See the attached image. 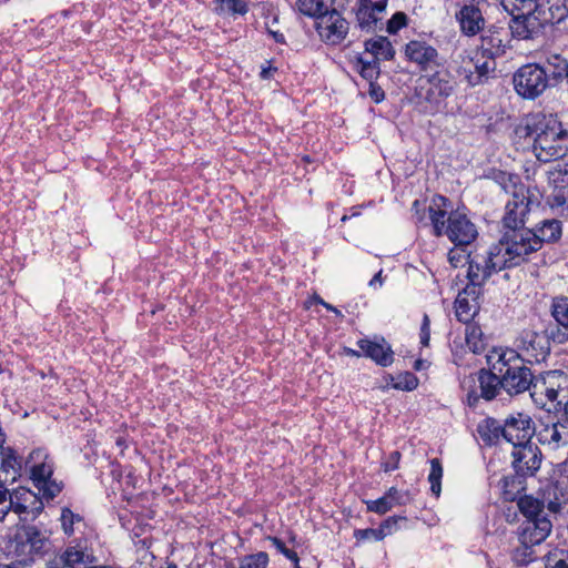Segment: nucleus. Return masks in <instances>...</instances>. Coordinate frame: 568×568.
I'll list each match as a JSON object with an SVG mask.
<instances>
[{"label": "nucleus", "instance_id": "18", "mask_svg": "<svg viewBox=\"0 0 568 568\" xmlns=\"http://www.w3.org/2000/svg\"><path fill=\"white\" fill-rule=\"evenodd\" d=\"M537 495L551 519L562 514L568 505V491L559 481H548L537 491Z\"/></svg>", "mask_w": 568, "mask_h": 568}, {"label": "nucleus", "instance_id": "26", "mask_svg": "<svg viewBox=\"0 0 568 568\" xmlns=\"http://www.w3.org/2000/svg\"><path fill=\"white\" fill-rule=\"evenodd\" d=\"M505 32L501 30H487L480 37V45L477 52L483 58L495 60L506 53Z\"/></svg>", "mask_w": 568, "mask_h": 568}, {"label": "nucleus", "instance_id": "9", "mask_svg": "<svg viewBox=\"0 0 568 568\" xmlns=\"http://www.w3.org/2000/svg\"><path fill=\"white\" fill-rule=\"evenodd\" d=\"M467 277L469 280L468 284L480 286V288H483V285L493 274L498 273L507 267L505 256L496 248L495 245L489 247L484 253H467Z\"/></svg>", "mask_w": 568, "mask_h": 568}, {"label": "nucleus", "instance_id": "57", "mask_svg": "<svg viewBox=\"0 0 568 568\" xmlns=\"http://www.w3.org/2000/svg\"><path fill=\"white\" fill-rule=\"evenodd\" d=\"M45 568H69L64 552H59L45 562Z\"/></svg>", "mask_w": 568, "mask_h": 568}, {"label": "nucleus", "instance_id": "4", "mask_svg": "<svg viewBox=\"0 0 568 568\" xmlns=\"http://www.w3.org/2000/svg\"><path fill=\"white\" fill-rule=\"evenodd\" d=\"M517 507L526 520L519 527L520 538L526 542H542L552 530V519L546 511L539 496L524 494L517 499Z\"/></svg>", "mask_w": 568, "mask_h": 568}, {"label": "nucleus", "instance_id": "12", "mask_svg": "<svg viewBox=\"0 0 568 568\" xmlns=\"http://www.w3.org/2000/svg\"><path fill=\"white\" fill-rule=\"evenodd\" d=\"M504 439L517 447L526 445L531 442L536 433V427L532 418L523 412H515L509 414L504 420Z\"/></svg>", "mask_w": 568, "mask_h": 568}, {"label": "nucleus", "instance_id": "41", "mask_svg": "<svg viewBox=\"0 0 568 568\" xmlns=\"http://www.w3.org/2000/svg\"><path fill=\"white\" fill-rule=\"evenodd\" d=\"M535 233L541 245L544 242H555L561 235V223L556 219L545 220Z\"/></svg>", "mask_w": 568, "mask_h": 568}, {"label": "nucleus", "instance_id": "53", "mask_svg": "<svg viewBox=\"0 0 568 568\" xmlns=\"http://www.w3.org/2000/svg\"><path fill=\"white\" fill-rule=\"evenodd\" d=\"M400 519H405V518L393 516V517H388L386 520H384L382 523V525L379 526V528L377 529L378 530L377 540H381L386 535L390 534L393 528L396 527L398 520H400Z\"/></svg>", "mask_w": 568, "mask_h": 568}, {"label": "nucleus", "instance_id": "33", "mask_svg": "<svg viewBox=\"0 0 568 568\" xmlns=\"http://www.w3.org/2000/svg\"><path fill=\"white\" fill-rule=\"evenodd\" d=\"M385 10H377L375 3H371L367 0H361L359 6L356 10L357 26L362 30L373 31L378 28L383 19Z\"/></svg>", "mask_w": 568, "mask_h": 568}, {"label": "nucleus", "instance_id": "25", "mask_svg": "<svg viewBox=\"0 0 568 568\" xmlns=\"http://www.w3.org/2000/svg\"><path fill=\"white\" fill-rule=\"evenodd\" d=\"M298 10L305 14L318 18L333 14L336 11H344L346 0H297Z\"/></svg>", "mask_w": 568, "mask_h": 568}, {"label": "nucleus", "instance_id": "28", "mask_svg": "<svg viewBox=\"0 0 568 568\" xmlns=\"http://www.w3.org/2000/svg\"><path fill=\"white\" fill-rule=\"evenodd\" d=\"M456 19L460 24L463 33L475 36L483 30L485 19L479 8L474 4L464 6L457 13Z\"/></svg>", "mask_w": 568, "mask_h": 568}, {"label": "nucleus", "instance_id": "23", "mask_svg": "<svg viewBox=\"0 0 568 568\" xmlns=\"http://www.w3.org/2000/svg\"><path fill=\"white\" fill-rule=\"evenodd\" d=\"M474 70L464 68L465 80L470 87L484 84L496 71V62L490 58H483L478 52L470 58Z\"/></svg>", "mask_w": 568, "mask_h": 568}, {"label": "nucleus", "instance_id": "34", "mask_svg": "<svg viewBox=\"0 0 568 568\" xmlns=\"http://www.w3.org/2000/svg\"><path fill=\"white\" fill-rule=\"evenodd\" d=\"M477 433L486 446H494L504 439V424L494 417H486L477 425Z\"/></svg>", "mask_w": 568, "mask_h": 568}, {"label": "nucleus", "instance_id": "59", "mask_svg": "<svg viewBox=\"0 0 568 568\" xmlns=\"http://www.w3.org/2000/svg\"><path fill=\"white\" fill-rule=\"evenodd\" d=\"M369 95L375 102H381L385 98V93L379 85L374 84V82H369Z\"/></svg>", "mask_w": 568, "mask_h": 568}, {"label": "nucleus", "instance_id": "61", "mask_svg": "<svg viewBox=\"0 0 568 568\" xmlns=\"http://www.w3.org/2000/svg\"><path fill=\"white\" fill-rule=\"evenodd\" d=\"M419 205H420V202L418 200H415L414 203H413L412 209L415 212V215L417 217V222H419V223L424 222V224L427 225V222L425 221L424 214L419 215Z\"/></svg>", "mask_w": 568, "mask_h": 568}, {"label": "nucleus", "instance_id": "27", "mask_svg": "<svg viewBox=\"0 0 568 568\" xmlns=\"http://www.w3.org/2000/svg\"><path fill=\"white\" fill-rule=\"evenodd\" d=\"M0 483H14L21 475V458L11 447H1Z\"/></svg>", "mask_w": 568, "mask_h": 568}, {"label": "nucleus", "instance_id": "45", "mask_svg": "<svg viewBox=\"0 0 568 568\" xmlns=\"http://www.w3.org/2000/svg\"><path fill=\"white\" fill-rule=\"evenodd\" d=\"M430 471L428 481L430 484L432 494L438 498L442 491L443 466L438 458L430 459Z\"/></svg>", "mask_w": 568, "mask_h": 568}, {"label": "nucleus", "instance_id": "40", "mask_svg": "<svg viewBox=\"0 0 568 568\" xmlns=\"http://www.w3.org/2000/svg\"><path fill=\"white\" fill-rule=\"evenodd\" d=\"M547 204L554 213L568 217V186L554 190L547 197Z\"/></svg>", "mask_w": 568, "mask_h": 568}, {"label": "nucleus", "instance_id": "39", "mask_svg": "<svg viewBox=\"0 0 568 568\" xmlns=\"http://www.w3.org/2000/svg\"><path fill=\"white\" fill-rule=\"evenodd\" d=\"M465 324V341L468 349L474 354H481L486 348V341L480 326L469 322Z\"/></svg>", "mask_w": 568, "mask_h": 568}, {"label": "nucleus", "instance_id": "56", "mask_svg": "<svg viewBox=\"0 0 568 568\" xmlns=\"http://www.w3.org/2000/svg\"><path fill=\"white\" fill-rule=\"evenodd\" d=\"M419 337H420V344L423 346H428L429 345V339H430V320H429V316L427 314H424V316H423V323H422V326H420Z\"/></svg>", "mask_w": 568, "mask_h": 568}, {"label": "nucleus", "instance_id": "58", "mask_svg": "<svg viewBox=\"0 0 568 568\" xmlns=\"http://www.w3.org/2000/svg\"><path fill=\"white\" fill-rule=\"evenodd\" d=\"M399 459H400V453L398 450H395V452L390 453V455L388 456L387 460H385L382 464V467H383L384 471L388 473L390 470L397 469L398 468V464H399Z\"/></svg>", "mask_w": 568, "mask_h": 568}, {"label": "nucleus", "instance_id": "62", "mask_svg": "<svg viewBox=\"0 0 568 568\" xmlns=\"http://www.w3.org/2000/svg\"><path fill=\"white\" fill-rule=\"evenodd\" d=\"M377 284L379 286H382L383 284L382 270L377 274H375L374 277L368 283L371 287H376Z\"/></svg>", "mask_w": 568, "mask_h": 568}, {"label": "nucleus", "instance_id": "7", "mask_svg": "<svg viewBox=\"0 0 568 568\" xmlns=\"http://www.w3.org/2000/svg\"><path fill=\"white\" fill-rule=\"evenodd\" d=\"M27 464L30 467L31 479L34 487L47 503L55 498L62 491L63 483L52 478L54 464L45 449L38 448L32 450L28 457Z\"/></svg>", "mask_w": 568, "mask_h": 568}, {"label": "nucleus", "instance_id": "10", "mask_svg": "<svg viewBox=\"0 0 568 568\" xmlns=\"http://www.w3.org/2000/svg\"><path fill=\"white\" fill-rule=\"evenodd\" d=\"M503 7L511 14L509 29L520 40L537 38V30L531 29L530 19L537 18L539 0H503Z\"/></svg>", "mask_w": 568, "mask_h": 568}, {"label": "nucleus", "instance_id": "51", "mask_svg": "<svg viewBox=\"0 0 568 568\" xmlns=\"http://www.w3.org/2000/svg\"><path fill=\"white\" fill-rule=\"evenodd\" d=\"M10 510L13 511L12 494L0 485V521L4 519Z\"/></svg>", "mask_w": 568, "mask_h": 568}, {"label": "nucleus", "instance_id": "32", "mask_svg": "<svg viewBox=\"0 0 568 568\" xmlns=\"http://www.w3.org/2000/svg\"><path fill=\"white\" fill-rule=\"evenodd\" d=\"M429 90L426 99L429 101H438V99H446L453 94L455 90V82L448 72H436L429 79Z\"/></svg>", "mask_w": 568, "mask_h": 568}, {"label": "nucleus", "instance_id": "50", "mask_svg": "<svg viewBox=\"0 0 568 568\" xmlns=\"http://www.w3.org/2000/svg\"><path fill=\"white\" fill-rule=\"evenodd\" d=\"M60 520L63 532L71 536L74 531L73 525L81 521L82 518L80 515L74 514L71 509L64 507L62 508Z\"/></svg>", "mask_w": 568, "mask_h": 568}, {"label": "nucleus", "instance_id": "2", "mask_svg": "<svg viewBox=\"0 0 568 568\" xmlns=\"http://www.w3.org/2000/svg\"><path fill=\"white\" fill-rule=\"evenodd\" d=\"M449 200L443 195H434L427 207L433 234L437 237L447 236L458 247L470 245L478 236L476 225L467 214L457 209L448 212Z\"/></svg>", "mask_w": 568, "mask_h": 568}, {"label": "nucleus", "instance_id": "16", "mask_svg": "<svg viewBox=\"0 0 568 568\" xmlns=\"http://www.w3.org/2000/svg\"><path fill=\"white\" fill-rule=\"evenodd\" d=\"M315 28L321 39L327 44H339L349 31V23L343 17V11H336L333 14H326L318 18Z\"/></svg>", "mask_w": 568, "mask_h": 568}, {"label": "nucleus", "instance_id": "19", "mask_svg": "<svg viewBox=\"0 0 568 568\" xmlns=\"http://www.w3.org/2000/svg\"><path fill=\"white\" fill-rule=\"evenodd\" d=\"M16 540L26 555H43L49 550V538L36 526H24L17 534Z\"/></svg>", "mask_w": 568, "mask_h": 568}, {"label": "nucleus", "instance_id": "38", "mask_svg": "<svg viewBox=\"0 0 568 568\" xmlns=\"http://www.w3.org/2000/svg\"><path fill=\"white\" fill-rule=\"evenodd\" d=\"M526 478L527 476H519V474H514L509 476H504L501 479V488L504 498L509 501H514L518 499L521 491L526 490Z\"/></svg>", "mask_w": 568, "mask_h": 568}, {"label": "nucleus", "instance_id": "14", "mask_svg": "<svg viewBox=\"0 0 568 568\" xmlns=\"http://www.w3.org/2000/svg\"><path fill=\"white\" fill-rule=\"evenodd\" d=\"M568 17V0H539L537 18L530 19L531 29L537 30V38L547 26L560 23Z\"/></svg>", "mask_w": 568, "mask_h": 568}, {"label": "nucleus", "instance_id": "42", "mask_svg": "<svg viewBox=\"0 0 568 568\" xmlns=\"http://www.w3.org/2000/svg\"><path fill=\"white\" fill-rule=\"evenodd\" d=\"M518 540L520 546L513 551V560L519 565L525 566L535 559L534 546L540 542H526L520 538V529L518 530Z\"/></svg>", "mask_w": 568, "mask_h": 568}, {"label": "nucleus", "instance_id": "49", "mask_svg": "<svg viewBox=\"0 0 568 568\" xmlns=\"http://www.w3.org/2000/svg\"><path fill=\"white\" fill-rule=\"evenodd\" d=\"M267 565L268 555L264 551H260L241 558L239 568H266Z\"/></svg>", "mask_w": 568, "mask_h": 568}, {"label": "nucleus", "instance_id": "3", "mask_svg": "<svg viewBox=\"0 0 568 568\" xmlns=\"http://www.w3.org/2000/svg\"><path fill=\"white\" fill-rule=\"evenodd\" d=\"M526 136L532 141V152L540 162H550L566 154L568 134L552 115L535 114L525 125Z\"/></svg>", "mask_w": 568, "mask_h": 568}, {"label": "nucleus", "instance_id": "24", "mask_svg": "<svg viewBox=\"0 0 568 568\" xmlns=\"http://www.w3.org/2000/svg\"><path fill=\"white\" fill-rule=\"evenodd\" d=\"M413 497L408 490H398L390 487L383 497L376 500H367L366 507L368 511L383 515L395 506H404L409 504Z\"/></svg>", "mask_w": 568, "mask_h": 568}, {"label": "nucleus", "instance_id": "37", "mask_svg": "<svg viewBox=\"0 0 568 568\" xmlns=\"http://www.w3.org/2000/svg\"><path fill=\"white\" fill-rule=\"evenodd\" d=\"M365 50L377 61L390 60L395 54V50L386 37H377L375 39L366 40Z\"/></svg>", "mask_w": 568, "mask_h": 568}, {"label": "nucleus", "instance_id": "21", "mask_svg": "<svg viewBox=\"0 0 568 568\" xmlns=\"http://www.w3.org/2000/svg\"><path fill=\"white\" fill-rule=\"evenodd\" d=\"M357 346L366 357L383 367L389 366L394 361V352L384 337L362 338L357 342Z\"/></svg>", "mask_w": 568, "mask_h": 568}, {"label": "nucleus", "instance_id": "22", "mask_svg": "<svg viewBox=\"0 0 568 568\" xmlns=\"http://www.w3.org/2000/svg\"><path fill=\"white\" fill-rule=\"evenodd\" d=\"M535 434L538 442L550 449L568 445V423L566 422L542 424Z\"/></svg>", "mask_w": 568, "mask_h": 568}, {"label": "nucleus", "instance_id": "48", "mask_svg": "<svg viewBox=\"0 0 568 568\" xmlns=\"http://www.w3.org/2000/svg\"><path fill=\"white\" fill-rule=\"evenodd\" d=\"M393 387L400 390H414L418 386V378L410 372H404L392 378Z\"/></svg>", "mask_w": 568, "mask_h": 568}, {"label": "nucleus", "instance_id": "30", "mask_svg": "<svg viewBox=\"0 0 568 568\" xmlns=\"http://www.w3.org/2000/svg\"><path fill=\"white\" fill-rule=\"evenodd\" d=\"M541 67L548 73L550 87L558 85L568 78V59L559 53H549L541 63Z\"/></svg>", "mask_w": 568, "mask_h": 568}, {"label": "nucleus", "instance_id": "29", "mask_svg": "<svg viewBox=\"0 0 568 568\" xmlns=\"http://www.w3.org/2000/svg\"><path fill=\"white\" fill-rule=\"evenodd\" d=\"M63 552L69 568H88L97 560L85 541L70 542Z\"/></svg>", "mask_w": 568, "mask_h": 568}, {"label": "nucleus", "instance_id": "36", "mask_svg": "<svg viewBox=\"0 0 568 568\" xmlns=\"http://www.w3.org/2000/svg\"><path fill=\"white\" fill-rule=\"evenodd\" d=\"M523 348L539 362L540 357L544 359L549 352L547 337L536 332H525L521 337Z\"/></svg>", "mask_w": 568, "mask_h": 568}, {"label": "nucleus", "instance_id": "5", "mask_svg": "<svg viewBox=\"0 0 568 568\" xmlns=\"http://www.w3.org/2000/svg\"><path fill=\"white\" fill-rule=\"evenodd\" d=\"M495 246L505 256L507 267L528 261L531 254L541 248L535 231L526 227L506 230Z\"/></svg>", "mask_w": 568, "mask_h": 568}, {"label": "nucleus", "instance_id": "17", "mask_svg": "<svg viewBox=\"0 0 568 568\" xmlns=\"http://www.w3.org/2000/svg\"><path fill=\"white\" fill-rule=\"evenodd\" d=\"M13 511L22 521H33L44 508V498L29 489L20 488L12 493Z\"/></svg>", "mask_w": 568, "mask_h": 568}, {"label": "nucleus", "instance_id": "43", "mask_svg": "<svg viewBox=\"0 0 568 568\" xmlns=\"http://www.w3.org/2000/svg\"><path fill=\"white\" fill-rule=\"evenodd\" d=\"M356 70L367 81L373 82L379 74V64L376 59L367 60L364 57H358L355 62Z\"/></svg>", "mask_w": 568, "mask_h": 568}, {"label": "nucleus", "instance_id": "20", "mask_svg": "<svg viewBox=\"0 0 568 568\" xmlns=\"http://www.w3.org/2000/svg\"><path fill=\"white\" fill-rule=\"evenodd\" d=\"M483 294L480 286L467 284V286L458 293L455 301V313L459 322L468 323L479 311L478 300Z\"/></svg>", "mask_w": 568, "mask_h": 568}, {"label": "nucleus", "instance_id": "35", "mask_svg": "<svg viewBox=\"0 0 568 568\" xmlns=\"http://www.w3.org/2000/svg\"><path fill=\"white\" fill-rule=\"evenodd\" d=\"M478 383L480 396L486 400H493L504 389L503 378L497 372L480 369L478 372Z\"/></svg>", "mask_w": 568, "mask_h": 568}, {"label": "nucleus", "instance_id": "15", "mask_svg": "<svg viewBox=\"0 0 568 568\" xmlns=\"http://www.w3.org/2000/svg\"><path fill=\"white\" fill-rule=\"evenodd\" d=\"M511 458V466L516 474L534 477L540 468L542 454L536 444L529 443L514 447Z\"/></svg>", "mask_w": 568, "mask_h": 568}, {"label": "nucleus", "instance_id": "8", "mask_svg": "<svg viewBox=\"0 0 568 568\" xmlns=\"http://www.w3.org/2000/svg\"><path fill=\"white\" fill-rule=\"evenodd\" d=\"M548 80V73L541 63L524 64L513 74L514 89L525 100L541 97L550 88Z\"/></svg>", "mask_w": 568, "mask_h": 568}, {"label": "nucleus", "instance_id": "55", "mask_svg": "<svg viewBox=\"0 0 568 568\" xmlns=\"http://www.w3.org/2000/svg\"><path fill=\"white\" fill-rule=\"evenodd\" d=\"M272 544L276 547V549L283 554L287 559L293 562H298V556L295 551L288 549L285 544L277 537L270 538Z\"/></svg>", "mask_w": 568, "mask_h": 568}, {"label": "nucleus", "instance_id": "54", "mask_svg": "<svg viewBox=\"0 0 568 568\" xmlns=\"http://www.w3.org/2000/svg\"><path fill=\"white\" fill-rule=\"evenodd\" d=\"M448 260L454 267H458L460 264H463V262L468 263V257L465 253V250L458 246L448 252Z\"/></svg>", "mask_w": 568, "mask_h": 568}, {"label": "nucleus", "instance_id": "6", "mask_svg": "<svg viewBox=\"0 0 568 568\" xmlns=\"http://www.w3.org/2000/svg\"><path fill=\"white\" fill-rule=\"evenodd\" d=\"M537 385L534 396L535 405L548 412L562 407L566 423H568V374L555 369L554 374H548Z\"/></svg>", "mask_w": 568, "mask_h": 568}, {"label": "nucleus", "instance_id": "47", "mask_svg": "<svg viewBox=\"0 0 568 568\" xmlns=\"http://www.w3.org/2000/svg\"><path fill=\"white\" fill-rule=\"evenodd\" d=\"M544 560L545 568H568V550L555 549L549 551Z\"/></svg>", "mask_w": 568, "mask_h": 568}, {"label": "nucleus", "instance_id": "64", "mask_svg": "<svg viewBox=\"0 0 568 568\" xmlns=\"http://www.w3.org/2000/svg\"><path fill=\"white\" fill-rule=\"evenodd\" d=\"M274 71H276V69H275V68H271V67H268V68H263V69L261 70L260 77H261L262 79H268V78H271V75H272V73H273Z\"/></svg>", "mask_w": 568, "mask_h": 568}, {"label": "nucleus", "instance_id": "13", "mask_svg": "<svg viewBox=\"0 0 568 568\" xmlns=\"http://www.w3.org/2000/svg\"><path fill=\"white\" fill-rule=\"evenodd\" d=\"M405 58L420 71H429L443 64L438 50L423 40H410L404 48Z\"/></svg>", "mask_w": 568, "mask_h": 568}, {"label": "nucleus", "instance_id": "52", "mask_svg": "<svg viewBox=\"0 0 568 568\" xmlns=\"http://www.w3.org/2000/svg\"><path fill=\"white\" fill-rule=\"evenodd\" d=\"M407 24V16L404 12H396L387 21V31L389 33H396L399 29Z\"/></svg>", "mask_w": 568, "mask_h": 568}, {"label": "nucleus", "instance_id": "60", "mask_svg": "<svg viewBox=\"0 0 568 568\" xmlns=\"http://www.w3.org/2000/svg\"><path fill=\"white\" fill-rule=\"evenodd\" d=\"M377 536H378V530L377 529H362V530H356L355 531V537L358 539V540H364V539H367V538H375L377 540Z\"/></svg>", "mask_w": 568, "mask_h": 568}, {"label": "nucleus", "instance_id": "1", "mask_svg": "<svg viewBox=\"0 0 568 568\" xmlns=\"http://www.w3.org/2000/svg\"><path fill=\"white\" fill-rule=\"evenodd\" d=\"M487 362L491 369L501 376L504 390L508 395L516 396L529 390L532 400L537 384L548 374L555 373L547 371L535 376L526 361L511 348H494L487 355Z\"/></svg>", "mask_w": 568, "mask_h": 568}, {"label": "nucleus", "instance_id": "63", "mask_svg": "<svg viewBox=\"0 0 568 568\" xmlns=\"http://www.w3.org/2000/svg\"><path fill=\"white\" fill-rule=\"evenodd\" d=\"M343 353L347 356H353V357H361L363 352L362 351H355L353 348H349V347H344L343 349Z\"/></svg>", "mask_w": 568, "mask_h": 568}, {"label": "nucleus", "instance_id": "11", "mask_svg": "<svg viewBox=\"0 0 568 568\" xmlns=\"http://www.w3.org/2000/svg\"><path fill=\"white\" fill-rule=\"evenodd\" d=\"M513 189L511 199L507 201L503 216V226L506 230L525 227L526 217L530 212L529 190L524 184L515 183Z\"/></svg>", "mask_w": 568, "mask_h": 568}, {"label": "nucleus", "instance_id": "46", "mask_svg": "<svg viewBox=\"0 0 568 568\" xmlns=\"http://www.w3.org/2000/svg\"><path fill=\"white\" fill-rule=\"evenodd\" d=\"M567 164H565V168L561 166L560 163L556 164L552 169L547 171V179L549 185L554 186V190H557L559 187L568 186V169Z\"/></svg>", "mask_w": 568, "mask_h": 568}, {"label": "nucleus", "instance_id": "31", "mask_svg": "<svg viewBox=\"0 0 568 568\" xmlns=\"http://www.w3.org/2000/svg\"><path fill=\"white\" fill-rule=\"evenodd\" d=\"M550 313L556 323L567 329V332H561L557 328V334L551 332V337L558 343H564L568 339V297L564 295L554 297Z\"/></svg>", "mask_w": 568, "mask_h": 568}, {"label": "nucleus", "instance_id": "44", "mask_svg": "<svg viewBox=\"0 0 568 568\" xmlns=\"http://www.w3.org/2000/svg\"><path fill=\"white\" fill-rule=\"evenodd\" d=\"M216 12L219 14H245L248 11L247 4L243 0H215Z\"/></svg>", "mask_w": 568, "mask_h": 568}]
</instances>
